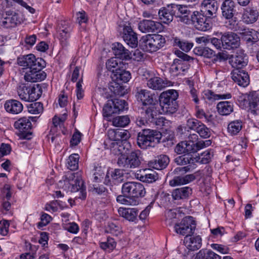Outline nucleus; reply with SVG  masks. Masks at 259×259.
<instances>
[{
    "instance_id": "58",
    "label": "nucleus",
    "mask_w": 259,
    "mask_h": 259,
    "mask_svg": "<svg viewBox=\"0 0 259 259\" xmlns=\"http://www.w3.org/2000/svg\"><path fill=\"white\" fill-rule=\"evenodd\" d=\"M228 20L229 21L226 23L227 27L234 31H238V33H239L240 30L242 29V28L238 26V22H237V18L234 16L232 19Z\"/></svg>"
},
{
    "instance_id": "28",
    "label": "nucleus",
    "mask_w": 259,
    "mask_h": 259,
    "mask_svg": "<svg viewBox=\"0 0 259 259\" xmlns=\"http://www.w3.org/2000/svg\"><path fill=\"white\" fill-rule=\"evenodd\" d=\"M158 111L156 107V104L144 106L142 107V115L146 118L149 122H154L157 118Z\"/></svg>"
},
{
    "instance_id": "38",
    "label": "nucleus",
    "mask_w": 259,
    "mask_h": 259,
    "mask_svg": "<svg viewBox=\"0 0 259 259\" xmlns=\"http://www.w3.org/2000/svg\"><path fill=\"white\" fill-rule=\"evenodd\" d=\"M70 31L71 28L65 22H61L58 29V37L61 42L64 43V45H66L67 40L70 37Z\"/></svg>"
},
{
    "instance_id": "53",
    "label": "nucleus",
    "mask_w": 259,
    "mask_h": 259,
    "mask_svg": "<svg viewBox=\"0 0 259 259\" xmlns=\"http://www.w3.org/2000/svg\"><path fill=\"white\" fill-rule=\"evenodd\" d=\"M28 111L31 114H39L43 111V106L40 102H35L27 106Z\"/></svg>"
},
{
    "instance_id": "56",
    "label": "nucleus",
    "mask_w": 259,
    "mask_h": 259,
    "mask_svg": "<svg viewBox=\"0 0 259 259\" xmlns=\"http://www.w3.org/2000/svg\"><path fill=\"white\" fill-rule=\"evenodd\" d=\"M113 114H115V111L113 110V102L108 100L103 109V115L104 117H109Z\"/></svg>"
},
{
    "instance_id": "34",
    "label": "nucleus",
    "mask_w": 259,
    "mask_h": 259,
    "mask_svg": "<svg viewBox=\"0 0 259 259\" xmlns=\"http://www.w3.org/2000/svg\"><path fill=\"white\" fill-rule=\"evenodd\" d=\"M112 74V81L120 82V83L127 82L131 78L129 71L120 68L116 69L115 72Z\"/></svg>"
},
{
    "instance_id": "4",
    "label": "nucleus",
    "mask_w": 259,
    "mask_h": 259,
    "mask_svg": "<svg viewBox=\"0 0 259 259\" xmlns=\"http://www.w3.org/2000/svg\"><path fill=\"white\" fill-rule=\"evenodd\" d=\"M140 151H133L127 154H120L117 163L119 167L124 170L136 168L139 167L141 163Z\"/></svg>"
},
{
    "instance_id": "47",
    "label": "nucleus",
    "mask_w": 259,
    "mask_h": 259,
    "mask_svg": "<svg viewBox=\"0 0 259 259\" xmlns=\"http://www.w3.org/2000/svg\"><path fill=\"white\" fill-rule=\"evenodd\" d=\"M162 105L161 110L162 112L165 114H173L178 110V105L177 101L170 102L167 104L162 101Z\"/></svg>"
},
{
    "instance_id": "20",
    "label": "nucleus",
    "mask_w": 259,
    "mask_h": 259,
    "mask_svg": "<svg viewBox=\"0 0 259 259\" xmlns=\"http://www.w3.org/2000/svg\"><path fill=\"white\" fill-rule=\"evenodd\" d=\"M231 77L234 81L239 85L247 87L249 83V77L247 72L242 69H234L231 73Z\"/></svg>"
},
{
    "instance_id": "6",
    "label": "nucleus",
    "mask_w": 259,
    "mask_h": 259,
    "mask_svg": "<svg viewBox=\"0 0 259 259\" xmlns=\"http://www.w3.org/2000/svg\"><path fill=\"white\" fill-rule=\"evenodd\" d=\"M121 192L132 199L138 201L139 198L144 197L146 193L143 185L135 182L124 183L122 186Z\"/></svg>"
},
{
    "instance_id": "24",
    "label": "nucleus",
    "mask_w": 259,
    "mask_h": 259,
    "mask_svg": "<svg viewBox=\"0 0 259 259\" xmlns=\"http://www.w3.org/2000/svg\"><path fill=\"white\" fill-rule=\"evenodd\" d=\"M136 177L141 181L148 183L154 182L158 178V175L150 169L140 170L136 174Z\"/></svg>"
},
{
    "instance_id": "30",
    "label": "nucleus",
    "mask_w": 259,
    "mask_h": 259,
    "mask_svg": "<svg viewBox=\"0 0 259 259\" xmlns=\"http://www.w3.org/2000/svg\"><path fill=\"white\" fill-rule=\"evenodd\" d=\"M192 194V189L189 187H183L174 190L171 193L173 199L179 200L188 199Z\"/></svg>"
},
{
    "instance_id": "55",
    "label": "nucleus",
    "mask_w": 259,
    "mask_h": 259,
    "mask_svg": "<svg viewBox=\"0 0 259 259\" xmlns=\"http://www.w3.org/2000/svg\"><path fill=\"white\" fill-rule=\"evenodd\" d=\"M100 247L104 250L108 249L109 251L113 250L116 245V243L114 239L108 237L106 242H101L100 244Z\"/></svg>"
},
{
    "instance_id": "22",
    "label": "nucleus",
    "mask_w": 259,
    "mask_h": 259,
    "mask_svg": "<svg viewBox=\"0 0 259 259\" xmlns=\"http://www.w3.org/2000/svg\"><path fill=\"white\" fill-rule=\"evenodd\" d=\"M201 9V12L212 19L218 9V4L215 0H203Z\"/></svg>"
},
{
    "instance_id": "36",
    "label": "nucleus",
    "mask_w": 259,
    "mask_h": 259,
    "mask_svg": "<svg viewBox=\"0 0 259 259\" xmlns=\"http://www.w3.org/2000/svg\"><path fill=\"white\" fill-rule=\"evenodd\" d=\"M118 212L120 217L125 218L130 222H134L137 220L138 211L136 208H126L120 207Z\"/></svg>"
},
{
    "instance_id": "60",
    "label": "nucleus",
    "mask_w": 259,
    "mask_h": 259,
    "mask_svg": "<svg viewBox=\"0 0 259 259\" xmlns=\"http://www.w3.org/2000/svg\"><path fill=\"white\" fill-rule=\"evenodd\" d=\"M107 232L117 235L121 232L120 227L113 222H109L107 228Z\"/></svg>"
},
{
    "instance_id": "27",
    "label": "nucleus",
    "mask_w": 259,
    "mask_h": 259,
    "mask_svg": "<svg viewBox=\"0 0 259 259\" xmlns=\"http://www.w3.org/2000/svg\"><path fill=\"white\" fill-rule=\"evenodd\" d=\"M258 16V12L256 10L252 8H247L243 11L242 19L245 24H251L257 20Z\"/></svg>"
},
{
    "instance_id": "61",
    "label": "nucleus",
    "mask_w": 259,
    "mask_h": 259,
    "mask_svg": "<svg viewBox=\"0 0 259 259\" xmlns=\"http://www.w3.org/2000/svg\"><path fill=\"white\" fill-rule=\"evenodd\" d=\"M213 156L211 150H207L201 154V157H199L200 162L203 164L208 163Z\"/></svg>"
},
{
    "instance_id": "57",
    "label": "nucleus",
    "mask_w": 259,
    "mask_h": 259,
    "mask_svg": "<svg viewBox=\"0 0 259 259\" xmlns=\"http://www.w3.org/2000/svg\"><path fill=\"white\" fill-rule=\"evenodd\" d=\"M185 148L186 153H195L199 150L198 142H188L185 141Z\"/></svg>"
},
{
    "instance_id": "26",
    "label": "nucleus",
    "mask_w": 259,
    "mask_h": 259,
    "mask_svg": "<svg viewBox=\"0 0 259 259\" xmlns=\"http://www.w3.org/2000/svg\"><path fill=\"white\" fill-rule=\"evenodd\" d=\"M113 46V53L117 58L127 60L132 58L130 51L126 49L121 44L115 42Z\"/></svg>"
},
{
    "instance_id": "25",
    "label": "nucleus",
    "mask_w": 259,
    "mask_h": 259,
    "mask_svg": "<svg viewBox=\"0 0 259 259\" xmlns=\"http://www.w3.org/2000/svg\"><path fill=\"white\" fill-rule=\"evenodd\" d=\"M4 107L6 111L12 114H18L21 113L23 109L22 104L16 100H9L7 101Z\"/></svg>"
},
{
    "instance_id": "18",
    "label": "nucleus",
    "mask_w": 259,
    "mask_h": 259,
    "mask_svg": "<svg viewBox=\"0 0 259 259\" xmlns=\"http://www.w3.org/2000/svg\"><path fill=\"white\" fill-rule=\"evenodd\" d=\"M22 19L19 14L7 11L6 16L1 21V26L4 28H9L16 26L21 22Z\"/></svg>"
},
{
    "instance_id": "37",
    "label": "nucleus",
    "mask_w": 259,
    "mask_h": 259,
    "mask_svg": "<svg viewBox=\"0 0 259 259\" xmlns=\"http://www.w3.org/2000/svg\"><path fill=\"white\" fill-rule=\"evenodd\" d=\"M184 242L186 246L190 250H198L201 246V238L199 236L185 237Z\"/></svg>"
},
{
    "instance_id": "1",
    "label": "nucleus",
    "mask_w": 259,
    "mask_h": 259,
    "mask_svg": "<svg viewBox=\"0 0 259 259\" xmlns=\"http://www.w3.org/2000/svg\"><path fill=\"white\" fill-rule=\"evenodd\" d=\"M64 185L70 192H78L75 197V199H85L86 188L81 177L77 174L68 172L65 176Z\"/></svg>"
},
{
    "instance_id": "33",
    "label": "nucleus",
    "mask_w": 259,
    "mask_h": 259,
    "mask_svg": "<svg viewBox=\"0 0 259 259\" xmlns=\"http://www.w3.org/2000/svg\"><path fill=\"white\" fill-rule=\"evenodd\" d=\"M196 179L195 174H189L185 176H176L169 182V184L171 187H176L179 185L188 184Z\"/></svg>"
},
{
    "instance_id": "44",
    "label": "nucleus",
    "mask_w": 259,
    "mask_h": 259,
    "mask_svg": "<svg viewBox=\"0 0 259 259\" xmlns=\"http://www.w3.org/2000/svg\"><path fill=\"white\" fill-rule=\"evenodd\" d=\"M109 89L115 95L123 96L126 93V89L122 85V83L115 81L111 82Z\"/></svg>"
},
{
    "instance_id": "10",
    "label": "nucleus",
    "mask_w": 259,
    "mask_h": 259,
    "mask_svg": "<svg viewBox=\"0 0 259 259\" xmlns=\"http://www.w3.org/2000/svg\"><path fill=\"white\" fill-rule=\"evenodd\" d=\"M108 139L104 142L105 148L110 149L115 154L121 153L123 148L122 145H119L118 137H117V129L109 130L107 132Z\"/></svg>"
},
{
    "instance_id": "49",
    "label": "nucleus",
    "mask_w": 259,
    "mask_h": 259,
    "mask_svg": "<svg viewBox=\"0 0 259 259\" xmlns=\"http://www.w3.org/2000/svg\"><path fill=\"white\" fill-rule=\"evenodd\" d=\"M130 122V119L127 115L117 116L112 120L113 125L117 127H125Z\"/></svg>"
},
{
    "instance_id": "41",
    "label": "nucleus",
    "mask_w": 259,
    "mask_h": 259,
    "mask_svg": "<svg viewBox=\"0 0 259 259\" xmlns=\"http://www.w3.org/2000/svg\"><path fill=\"white\" fill-rule=\"evenodd\" d=\"M194 53L197 56L210 59L215 56V52L207 47H197L193 50Z\"/></svg>"
},
{
    "instance_id": "8",
    "label": "nucleus",
    "mask_w": 259,
    "mask_h": 259,
    "mask_svg": "<svg viewBox=\"0 0 259 259\" xmlns=\"http://www.w3.org/2000/svg\"><path fill=\"white\" fill-rule=\"evenodd\" d=\"M174 228L177 234L189 237L194 233L196 223L192 217L187 216L185 217L180 223L175 224Z\"/></svg>"
},
{
    "instance_id": "48",
    "label": "nucleus",
    "mask_w": 259,
    "mask_h": 259,
    "mask_svg": "<svg viewBox=\"0 0 259 259\" xmlns=\"http://www.w3.org/2000/svg\"><path fill=\"white\" fill-rule=\"evenodd\" d=\"M79 156L77 154H73L69 156L67 159V166L71 170H74L78 167Z\"/></svg>"
},
{
    "instance_id": "16",
    "label": "nucleus",
    "mask_w": 259,
    "mask_h": 259,
    "mask_svg": "<svg viewBox=\"0 0 259 259\" xmlns=\"http://www.w3.org/2000/svg\"><path fill=\"white\" fill-rule=\"evenodd\" d=\"M136 96L137 100L141 101L144 106L156 104L157 103V95L147 90H140L137 93Z\"/></svg>"
},
{
    "instance_id": "62",
    "label": "nucleus",
    "mask_w": 259,
    "mask_h": 259,
    "mask_svg": "<svg viewBox=\"0 0 259 259\" xmlns=\"http://www.w3.org/2000/svg\"><path fill=\"white\" fill-rule=\"evenodd\" d=\"M118 63L116 58H112L106 62V66L108 70L111 71L113 74L115 72V69L119 68L118 67Z\"/></svg>"
},
{
    "instance_id": "14",
    "label": "nucleus",
    "mask_w": 259,
    "mask_h": 259,
    "mask_svg": "<svg viewBox=\"0 0 259 259\" xmlns=\"http://www.w3.org/2000/svg\"><path fill=\"white\" fill-rule=\"evenodd\" d=\"M223 48L227 50H233L240 46V39L238 35L233 32L225 33L222 35Z\"/></svg>"
},
{
    "instance_id": "11",
    "label": "nucleus",
    "mask_w": 259,
    "mask_h": 259,
    "mask_svg": "<svg viewBox=\"0 0 259 259\" xmlns=\"http://www.w3.org/2000/svg\"><path fill=\"white\" fill-rule=\"evenodd\" d=\"M119 31L122 34L124 41L131 47L134 48L138 46L137 34L133 31L130 23L120 25Z\"/></svg>"
},
{
    "instance_id": "43",
    "label": "nucleus",
    "mask_w": 259,
    "mask_h": 259,
    "mask_svg": "<svg viewBox=\"0 0 259 259\" xmlns=\"http://www.w3.org/2000/svg\"><path fill=\"white\" fill-rule=\"evenodd\" d=\"M174 46L178 47L182 51L188 52L193 47V43L187 40H182L178 37L173 38Z\"/></svg>"
},
{
    "instance_id": "7",
    "label": "nucleus",
    "mask_w": 259,
    "mask_h": 259,
    "mask_svg": "<svg viewBox=\"0 0 259 259\" xmlns=\"http://www.w3.org/2000/svg\"><path fill=\"white\" fill-rule=\"evenodd\" d=\"M18 64L26 68L39 69L41 67L46 66L45 61L41 58H36L32 54L27 55L21 56L17 58Z\"/></svg>"
},
{
    "instance_id": "35",
    "label": "nucleus",
    "mask_w": 259,
    "mask_h": 259,
    "mask_svg": "<svg viewBox=\"0 0 259 259\" xmlns=\"http://www.w3.org/2000/svg\"><path fill=\"white\" fill-rule=\"evenodd\" d=\"M158 16L161 22L168 24L172 21L174 18L173 10L169 6L167 8L163 7L159 10Z\"/></svg>"
},
{
    "instance_id": "39",
    "label": "nucleus",
    "mask_w": 259,
    "mask_h": 259,
    "mask_svg": "<svg viewBox=\"0 0 259 259\" xmlns=\"http://www.w3.org/2000/svg\"><path fill=\"white\" fill-rule=\"evenodd\" d=\"M233 104L229 101H222L217 106L218 113L222 115H228L233 111Z\"/></svg>"
},
{
    "instance_id": "45",
    "label": "nucleus",
    "mask_w": 259,
    "mask_h": 259,
    "mask_svg": "<svg viewBox=\"0 0 259 259\" xmlns=\"http://www.w3.org/2000/svg\"><path fill=\"white\" fill-rule=\"evenodd\" d=\"M242 128V122L240 120L231 121L228 125V131L232 135H237Z\"/></svg>"
},
{
    "instance_id": "17",
    "label": "nucleus",
    "mask_w": 259,
    "mask_h": 259,
    "mask_svg": "<svg viewBox=\"0 0 259 259\" xmlns=\"http://www.w3.org/2000/svg\"><path fill=\"white\" fill-rule=\"evenodd\" d=\"M239 34L248 46H252L259 40V32L252 28H242L240 30Z\"/></svg>"
},
{
    "instance_id": "5",
    "label": "nucleus",
    "mask_w": 259,
    "mask_h": 259,
    "mask_svg": "<svg viewBox=\"0 0 259 259\" xmlns=\"http://www.w3.org/2000/svg\"><path fill=\"white\" fill-rule=\"evenodd\" d=\"M17 91L19 98L26 102L36 101L42 94V90L39 84L27 86L21 84L18 87Z\"/></svg>"
},
{
    "instance_id": "9",
    "label": "nucleus",
    "mask_w": 259,
    "mask_h": 259,
    "mask_svg": "<svg viewBox=\"0 0 259 259\" xmlns=\"http://www.w3.org/2000/svg\"><path fill=\"white\" fill-rule=\"evenodd\" d=\"M191 20L197 30L205 31L211 28V19L201 12L194 11L191 16Z\"/></svg>"
},
{
    "instance_id": "21",
    "label": "nucleus",
    "mask_w": 259,
    "mask_h": 259,
    "mask_svg": "<svg viewBox=\"0 0 259 259\" xmlns=\"http://www.w3.org/2000/svg\"><path fill=\"white\" fill-rule=\"evenodd\" d=\"M243 100L247 101L249 105V110L253 115L257 114V111L259 109V97L255 92H250L243 95Z\"/></svg>"
},
{
    "instance_id": "3",
    "label": "nucleus",
    "mask_w": 259,
    "mask_h": 259,
    "mask_svg": "<svg viewBox=\"0 0 259 259\" xmlns=\"http://www.w3.org/2000/svg\"><path fill=\"white\" fill-rule=\"evenodd\" d=\"M140 41L143 50L149 53L159 50L166 42L164 37L158 34H147L142 36Z\"/></svg>"
},
{
    "instance_id": "12",
    "label": "nucleus",
    "mask_w": 259,
    "mask_h": 259,
    "mask_svg": "<svg viewBox=\"0 0 259 259\" xmlns=\"http://www.w3.org/2000/svg\"><path fill=\"white\" fill-rule=\"evenodd\" d=\"M186 128L197 132L202 138H208L211 135L210 130L199 120L191 118L187 121Z\"/></svg>"
},
{
    "instance_id": "51",
    "label": "nucleus",
    "mask_w": 259,
    "mask_h": 259,
    "mask_svg": "<svg viewBox=\"0 0 259 259\" xmlns=\"http://www.w3.org/2000/svg\"><path fill=\"white\" fill-rule=\"evenodd\" d=\"M110 101L113 102V110L115 111V113H119L127 105L126 102L123 100L114 99Z\"/></svg>"
},
{
    "instance_id": "46",
    "label": "nucleus",
    "mask_w": 259,
    "mask_h": 259,
    "mask_svg": "<svg viewBox=\"0 0 259 259\" xmlns=\"http://www.w3.org/2000/svg\"><path fill=\"white\" fill-rule=\"evenodd\" d=\"M195 259H221V256L211 250H200Z\"/></svg>"
},
{
    "instance_id": "32",
    "label": "nucleus",
    "mask_w": 259,
    "mask_h": 259,
    "mask_svg": "<svg viewBox=\"0 0 259 259\" xmlns=\"http://www.w3.org/2000/svg\"><path fill=\"white\" fill-rule=\"evenodd\" d=\"M245 57V54L242 50L238 51L235 56L232 55L231 58H229L231 59L232 66L236 69H241L247 64Z\"/></svg>"
},
{
    "instance_id": "40",
    "label": "nucleus",
    "mask_w": 259,
    "mask_h": 259,
    "mask_svg": "<svg viewBox=\"0 0 259 259\" xmlns=\"http://www.w3.org/2000/svg\"><path fill=\"white\" fill-rule=\"evenodd\" d=\"M232 97L230 93L224 94H216L211 90L205 91L204 93L203 98L210 102L221 99H229Z\"/></svg>"
},
{
    "instance_id": "31",
    "label": "nucleus",
    "mask_w": 259,
    "mask_h": 259,
    "mask_svg": "<svg viewBox=\"0 0 259 259\" xmlns=\"http://www.w3.org/2000/svg\"><path fill=\"white\" fill-rule=\"evenodd\" d=\"M178 96V92L175 90H169L162 92L159 97L160 107H162V101L167 104L170 102L177 101Z\"/></svg>"
},
{
    "instance_id": "59",
    "label": "nucleus",
    "mask_w": 259,
    "mask_h": 259,
    "mask_svg": "<svg viewBox=\"0 0 259 259\" xmlns=\"http://www.w3.org/2000/svg\"><path fill=\"white\" fill-rule=\"evenodd\" d=\"M12 198V192L11 186L9 184H5L2 190V200H11Z\"/></svg>"
},
{
    "instance_id": "2",
    "label": "nucleus",
    "mask_w": 259,
    "mask_h": 259,
    "mask_svg": "<svg viewBox=\"0 0 259 259\" xmlns=\"http://www.w3.org/2000/svg\"><path fill=\"white\" fill-rule=\"evenodd\" d=\"M161 133L156 130L144 129L139 133L137 137L138 145L143 149L149 147H154L160 142Z\"/></svg>"
},
{
    "instance_id": "29",
    "label": "nucleus",
    "mask_w": 259,
    "mask_h": 259,
    "mask_svg": "<svg viewBox=\"0 0 259 259\" xmlns=\"http://www.w3.org/2000/svg\"><path fill=\"white\" fill-rule=\"evenodd\" d=\"M169 162L168 157L166 155H160L156 158L149 162L150 167L156 169H163L165 168Z\"/></svg>"
},
{
    "instance_id": "52",
    "label": "nucleus",
    "mask_w": 259,
    "mask_h": 259,
    "mask_svg": "<svg viewBox=\"0 0 259 259\" xmlns=\"http://www.w3.org/2000/svg\"><path fill=\"white\" fill-rule=\"evenodd\" d=\"M177 212L176 209H169L165 212L166 221L170 226L177 224Z\"/></svg>"
},
{
    "instance_id": "63",
    "label": "nucleus",
    "mask_w": 259,
    "mask_h": 259,
    "mask_svg": "<svg viewBox=\"0 0 259 259\" xmlns=\"http://www.w3.org/2000/svg\"><path fill=\"white\" fill-rule=\"evenodd\" d=\"M52 217L46 213H43L40 217V222L38 223L37 227L40 228L47 225L51 221Z\"/></svg>"
},
{
    "instance_id": "19",
    "label": "nucleus",
    "mask_w": 259,
    "mask_h": 259,
    "mask_svg": "<svg viewBox=\"0 0 259 259\" xmlns=\"http://www.w3.org/2000/svg\"><path fill=\"white\" fill-rule=\"evenodd\" d=\"M236 4L233 0H225L222 4V16L226 19L233 18L236 12Z\"/></svg>"
},
{
    "instance_id": "50",
    "label": "nucleus",
    "mask_w": 259,
    "mask_h": 259,
    "mask_svg": "<svg viewBox=\"0 0 259 259\" xmlns=\"http://www.w3.org/2000/svg\"><path fill=\"white\" fill-rule=\"evenodd\" d=\"M195 158H193L190 155H184L176 157L175 161L178 165H186L193 163L195 161Z\"/></svg>"
},
{
    "instance_id": "54",
    "label": "nucleus",
    "mask_w": 259,
    "mask_h": 259,
    "mask_svg": "<svg viewBox=\"0 0 259 259\" xmlns=\"http://www.w3.org/2000/svg\"><path fill=\"white\" fill-rule=\"evenodd\" d=\"M116 200L117 202L125 205H135L139 203L138 200H133L124 194L118 195L116 198Z\"/></svg>"
},
{
    "instance_id": "64",
    "label": "nucleus",
    "mask_w": 259,
    "mask_h": 259,
    "mask_svg": "<svg viewBox=\"0 0 259 259\" xmlns=\"http://www.w3.org/2000/svg\"><path fill=\"white\" fill-rule=\"evenodd\" d=\"M117 137L119 144L120 141L127 140L130 137V134L127 130L117 129Z\"/></svg>"
},
{
    "instance_id": "15",
    "label": "nucleus",
    "mask_w": 259,
    "mask_h": 259,
    "mask_svg": "<svg viewBox=\"0 0 259 259\" xmlns=\"http://www.w3.org/2000/svg\"><path fill=\"white\" fill-rule=\"evenodd\" d=\"M162 27L161 23L152 20L144 19L138 23V28L143 33H152L159 31Z\"/></svg>"
},
{
    "instance_id": "13",
    "label": "nucleus",
    "mask_w": 259,
    "mask_h": 259,
    "mask_svg": "<svg viewBox=\"0 0 259 259\" xmlns=\"http://www.w3.org/2000/svg\"><path fill=\"white\" fill-rule=\"evenodd\" d=\"M30 119H33V117H23L14 123V127L20 131L21 137L23 139H31V133L29 130L31 129L32 124Z\"/></svg>"
},
{
    "instance_id": "42",
    "label": "nucleus",
    "mask_w": 259,
    "mask_h": 259,
    "mask_svg": "<svg viewBox=\"0 0 259 259\" xmlns=\"http://www.w3.org/2000/svg\"><path fill=\"white\" fill-rule=\"evenodd\" d=\"M147 86L154 90H161L167 86V83L162 79L158 77H154L147 81Z\"/></svg>"
},
{
    "instance_id": "23",
    "label": "nucleus",
    "mask_w": 259,
    "mask_h": 259,
    "mask_svg": "<svg viewBox=\"0 0 259 259\" xmlns=\"http://www.w3.org/2000/svg\"><path fill=\"white\" fill-rule=\"evenodd\" d=\"M44 67L39 69H30L26 72L24 75L25 80L30 82H37L45 79L46 77V73L41 70Z\"/></svg>"
}]
</instances>
